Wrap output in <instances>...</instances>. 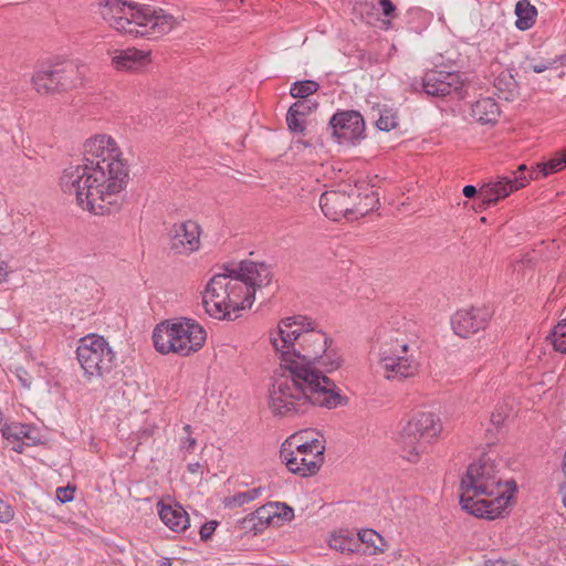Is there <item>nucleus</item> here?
Returning <instances> with one entry per match:
<instances>
[{
  "label": "nucleus",
  "instance_id": "f257e3e1",
  "mask_svg": "<svg viewBox=\"0 0 566 566\" xmlns=\"http://www.w3.org/2000/svg\"><path fill=\"white\" fill-rule=\"evenodd\" d=\"M122 151L108 135H96L83 145L82 164L66 167L60 177L64 193L83 209L103 216L118 209L128 178Z\"/></svg>",
  "mask_w": 566,
  "mask_h": 566
},
{
  "label": "nucleus",
  "instance_id": "f03ea898",
  "mask_svg": "<svg viewBox=\"0 0 566 566\" xmlns=\"http://www.w3.org/2000/svg\"><path fill=\"white\" fill-rule=\"evenodd\" d=\"M342 358L332 339L326 335L324 348L306 357L291 376L285 375V416L304 413L311 405L328 409L344 406L346 397L337 390L335 382L324 373L338 369Z\"/></svg>",
  "mask_w": 566,
  "mask_h": 566
},
{
  "label": "nucleus",
  "instance_id": "7ed1b4c3",
  "mask_svg": "<svg viewBox=\"0 0 566 566\" xmlns=\"http://www.w3.org/2000/svg\"><path fill=\"white\" fill-rule=\"evenodd\" d=\"M201 292L206 313L217 319H232L231 313L251 307L256 287L271 282L272 273L264 263L244 260L224 264Z\"/></svg>",
  "mask_w": 566,
  "mask_h": 566
},
{
  "label": "nucleus",
  "instance_id": "20e7f679",
  "mask_svg": "<svg viewBox=\"0 0 566 566\" xmlns=\"http://www.w3.org/2000/svg\"><path fill=\"white\" fill-rule=\"evenodd\" d=\"M515 490L513 481L502 485L494 463L481 458L469 465L461 480L460 504L476 517L494 520L505 511Z\"/></svg>",
  "mask_w": 566,
  "mask_h": 566
},
{
  "label": "nucleus",
  "instance_id": "39448f33",
  "mask_svg": "<svg viewBox=\"0 0 566 566\" xmlns=\"http://www.w3.org/2000/svg\"><path fill=\"white\" fill-rule=\"evenodd\" d=\"M99 14L116 31L134 36L167 34L182 20L164 9L127 0L101 1Z\"/></svg>",
  "mask_w": 566,
  "mask_h": 566
},
{
  "label": "nucleus",
  "instance_id": "423d86ee",
  "mask_svg": "<svg viewBox=\"0 0 566 566\" xmlns=\"http://www.w3.org/2000/svg\"><path fill=\"white\" fill-rule=\"evenodd\" d=\"M419 349L415 335L400 329L384 334L379 347V366L384 377L391 381L415 377L421 365Z\"/></svg>",
  "mask_w": 566,
  "mask_h": 566
},
{
  "label": "nucleus",
  "instance_id": "0eeeda50",
  "mask_svg": "<svg viewBox=\"0 0 566 566\" xmlns=\"http://www.w3.org/2000/svg\"><path fill=\"white\" fill-rule=\"evenodd\" d=\"M310 316H285V375L291 376L306 357L324 348L326 334L317 329Z\"/></svg>",
  "mask_w": 566,
  "mask_h": 566
},
{
  "label": "nucleus",
  "instance_id": "6e6552de",
  "mask_svg": "<svg viewBox=\"0 0 566 566\" xmlns=\"http://www.w3.org/2000/svg\"><path fill=\"white\" fill-rule=\"evenodd\" d=\"M206 331L193 319L158 324L153 333L155 348L161 354L176 353L188 356L199 350L206 342Z\"/></svg>",
  "mask_w": 566,
  "mask_h": 566
},
{
  "label": "nucleus",
  "instance_id": "1a4fd4ad",
  "mask_svg": "<svg viewBox=\"0 0 566 566\" xmlns=\"http://www.w3.org/2000/svg\"><path fill=\"white\" fill-rule=\"evenodd\" d=\"M442 422L432 412H419L401 429L398 444L402 457L409 462H417L428 447L440 436Z\"/></svg>",
  "mask_w": 566,
  "mask_h": 566
},
{
  "label": "nucleus",
  "instance_id": "9d476101",
  "mask_svg": "<svg viewBox=\"0 0 566 566\" xmlns=\"http://www.w3.org/2000/svg\"><path fill=\"white\" fill-rule=\"evenodd\" d=\"M76 354L88 380L105 377L116 366L115 353L106 339L99 335L92 334L83 337Z\"/></svg>",
  "mask_w": 566,
  "mask_h": 566
},
{
  "label": "nucleus",
  "instance_id": "9b49d317",
  "mask_svg": "<svg viewBox=\"0 0 566 566\" xmlns=\"http://www.w3.org/2000/svg\"><path fill=\"white\" fill-rule=\"evenodd\" d=\"M526 165L522 164L511 176L499 178L496 181L484 184L480 188V197L484 206H492L510 196L513 191L524 188L531 180L524 171Z\"/></svg>",
  "mask_w": 566,
  "mask_h": 566
},
{
  "label": "nucleus",
  "instance_id": "f8f14e48",
  "mask_svg": "<svg viewBox=\"0 0 566 566\" xmlns=\"http://www.w3.org/2000/svg\"><path fill=\"white\" fill-rule=\"evenodd\" d=\"M329 126L333 136L347 143L355 144L365 137V120L357 111L336 112L329 120Z\"/></svg>",
  "mask_w": 566,
  "mask_h": 566
},
{
  "label": "nucleus",
  "instance_id": "ddd939ff",
  "mask_svg": "<svg viewBox=\"0 0 566 566\" xmlns=\"http://www.w3.org/2000/svg\"><path fill=\"white\" fill-rule=\"evenodd\" d=\"M201 228L193 220L175 223L170 230V249L188 255L200 248Z\"/></svg>",
  "mask_w": 566,
  "mask_h": 566
},
{
  "label": "nucleus",
  "instance_id": "4468645a",
  "mask_svg": "<svg viewBox=\"0 0 566 566\" xmlns=\"http://www.w3.org/2000/svg\"><path fill=\"white\" fill-rule=\"evenodd\" d=\"M491 314L482 307H471L458 311L451 318L453 332L463 338L474 335L486 327Z\"/></svg>",
  "mask_w": 566,
  "mask_h": 566
},
{
  "label": "nucleus",
  "instance_id": "2eb2a0df",
  "mask_svg": "<svg viewBox=\"0 0 566 566\" xmlns=\"http://www.w3.org/2000/svg\"><path fill=\"white\" fill-rule=\"evenodd\" d=\"M422 86L428 95L447 96L460 91L463 86V81L457 73L432 70L423 75Z\"/></svg>",
  "mask_w": 566,
  "mask_h": 566
},
{
  "label": "nucleus",
  "instance_id": "dca6fc26",
  "mask_svg": "<svg viewBox=\"0 0 566 566\" xmlns=\"http://www.w3.org/2000/svg\"><path fill=\"white\" fill-rule=\"evenodd\" d=\"M355 197H359V193L325 192L319 198V206L327 218L337 221L343 217L350 218L354 216Z\"/></svg>",
  "mask_w": 566,
  "mask_h": 566
},
{
  "label": "nucleus",
  "instance_id": "f3484780",
  "mask_svg": "<svg viewBox=\"0 0 566 566\" xmlns=\"http://www.w3.org/2000/svg\"><path fill=\"white\" fill-rule=\"evenodd\" d=\"M282 322L283 321L277 324V336L273 334L270 336V342L280 357L279 369L274 371L272 382L269 388V408L274 415L281 413V403L283 402V381L281 380V377H283V373L281 371L283 368V345H280V340L283 342Z\"/></svg>",
  "mask_w": 566,
  "mask_h": 566
},
{
  "label": "nucleus",
  "instance_id": "a211bd4d",
  "mask_svg": "<svg viewBox=\"0 0 566 566\" xmlns=\"http://www.w3.org/2000/svg\"><path fill=\"white\" fill-rule=\"evenodd\" d=\"M149 52L134 48L116 51L113 56V65L118 71H134L149 62Z\"/></svg>",
  "mask_w": 566,
  "mask_h": 566
},
{
  "label": "nucleus",
  "instance_id": "6ab92c4d",
  "mask_svg": "<svg viewBox=\"0 0 566 566\" xmlns=\"http://www.w3.org/2000/svg\"><path fill=\"white\" fill-rule=\"evenodd\" d=\"M51 70L56 77L59 92L74 88L82 84L83 75L80 67L72 62L56 64Z\"/></svg>",
  "mask_w": 566,
  "mask_h": 566
},
{
  "label": "nucleus",
  "instance_id": "aec40b11",
  "mask_svg": "<svg viewBox=\"0 0 566 566\" xmlns=\"http://www.w3.org/2000/svg\"><path fill=\"white\" fill-rule=\"evenodd\" d=\"M280 503H268L259 507L255 512L247 516L242 523L243 527L259 531L261 527L271 524L274 518L281 520L282 515L277 511Z\"/></svg>",
  "mask_w": 566,
  "mask_h": 566
},
{
  "label": "nucleus",
  "instance_id": "412c9836",
  "mask_svg": "<svg viewBox=\"0 0 566 566\" xmlns=\"http://www.w3.org/2000/svg\"><path fill=\"white\" fill-rule=\"evenodd\" d=\"M472 118L481 124L495 123L500 116V107L491 97L478 99L471 106Z\"/></svg>",
  "mask_w": 566,
  "mask_h": 566
},
{
  "label": "nucleus",
  "instance_id": "4be33fe9",
  "mask_svg": "<svg viewBox=\"0 0 566 566\" xmlns=\"http://www.w3.org/2000/svg\"><path fill=\"white\" fill-rule=\"evenodd\" d=\"M159 516L174 532H182L189 526V516L180 505H163L159 509Z\"/></svg>",
  "mask_w": 566,
  "mask_h": 566
},
{
  "label": "nucleus",
  "instance_id": "5701e85b",
  "mask_svg": "<svg viewBox=\"0 0 566 566\" xmlns=\"http://www.w3.org/2000/svg\"><path fill=\"white\" fill-rule=\"evenodd\" d=\"M290 457L285 454V468L301 476H308L315 474L323 460L306 458L301 455H294V452L289 453Z\"/></svg>",
  "mask_w": 566,
  "mask_h": 566
},
{
  "label": "nucleus",
  "instance_id": "b1692460",
  "mask_svg": "<svg viewBox=\"0 0 566 566\" xmlns=\"http://www.w3.org/2000/svg\"><path fill=\"white\" fill-rule=\"evenodd\" d=\"M327 542L332 549L342 554L355 553L360 549V542L356 535L344 530L333 532Z\"/></svg>",
  "mask_w": 566,
  "mask_h": 566
},
{
  "label": "nucleus",
  "instance_id": "393cba45",
  "mask_svg": "<svg viewBox=\"0 0 566 566\" xmlns=\"http://www.w3.org/2000/svg\"><path fill=\"white\" fill-rule=\"evenodd\" d=\"M499 96L505 101H513L518 95V83L511 70L501 72L494 81Z\"/></svg>",
  "mask_w": 566,
  "mask_h": 566
},
{
  "label": "nucleus",
  "instance_id": "a878e982",
  "mask_svg": "<svg viewBox=\"0 0 566 566\" xmlns=\"http://www.w3.org/2000/svg\"><path fill=\"white\" fill-rule=\"evenodd\" d=\"M31 83L34 90L40 94L60 93L56 77L52 73L51 67L36 71L31 78Z\"/></svg>",
  "mask_w": 566,
  "mask_h": 566
},
{
  "label": "nucleus",
  "instance_id": "bb28decb",
  "mask_svg": "<svg viewBox=\"0 0 566 566\" xmlns=\"http://www.w3.org/2000/svg\"><path fill=\"white\" fill-rule=\"evenodd\" d=\"M515 14L517 17L515 22L516 28L525 31L535 23L537 10L528 0H520L515 6Z\"/></svg>",
  "mask_w": 566,
  "mask_h": 566
},
{
  "label": "nucleus",
  "instance_id": "cd10ccee",
  "mask_svg": "<svg viewBox=\"0 0 566 566\" xmlns=\"http://www.w3.org/2000/svg\"><path fill=\"white\" fill-rule=\"evenodd\" d=\"M564 168H566V149L560 156H556L546 163L538 164L537 168L530 172V178L538 179L539 176L546 177Z\"/></svg>",
  "mask_w": 566,
  "mask_h": 566
},
{
  "label": "nucleus",
  "instance_id": "c85d7f7f",
  "mask_svg": "<svg viewBox=\"0 0 566 566\" xmlns=\"http://www.w3.org/2000/svg\"><path fill=\"white\" fill-rule=\"evenodd\" d=\"M319 88L317 82L312 80L294 82L290 88V94L294 98L305 99L310 95L316 93Z\"/></svg>",
  "mask_w": 566,
  "mask_h": 566
},
{
  "label": "nucleus",
  "instance_id": "c756f323",
  "mask_svg": "<svg viewBox=\"0 0 566 566\" xmlns=\"http://www.w3.org/2000/svg\"><path fill=\"white\" fill-rule=\"evenodd\" d=\"M548 337L555 350L566 354V316L560 318Z\"/></svg>",
  "mask_w": 566,
  "mask_h": 566
},
{
  "label": "nucleus",
  "instance_id": "7c9ffc66",
  "mask_svg": "<svg viewBox=\"0 0 566 566\" xmlns=\"http://www.w3.org/2000/svg\"><path fill=\"white\" fill-rule=\"evenodd\" d=\"M324 450V444L318 439L312 437L307 443H305V448L296 450L297 453L295 455L323 460Z\"/></svg>",
  "mask_w": 566,
  "mask_h": 566
},
{
  "label": "nucleus",
  "instance_id": "2f4dec72",
  "mask_svg": "<svg viewBox=\"0 0 566 566\" xmlns=\"http://www.w3.org/2000/svg\"><path fill=\"white\" fill-rule=\"evenodd\" d=\"M378 205V197L375 191H370L364 196L359 203L354 202V216H366L369 211H373Z\"/></svg>",
  "mask_w": 566,
  "mask_h": 566
},
{
  "label": "nucleus",
  "instance_id": "473e14b6",
  "mask_svg": "<svg viewBox=\"0 0 566 566\" xmlns=\"http://www.w3.org/2000/svg\"><path fill=\"white\" fill-rule=\"evenodd\" d=\"M261 493V488H254L244 492H239L233 496L227 497L224 503L227 506H241L255 500Z\"/></svg>",
  "mask_w": 566,
  "mask_h": 566
},
{
  "label": "nucleus",
  "instance_id": "72a5a7b5",
  "mask_svg": "<svg viewBox=\"0 0 566 566\" xmlns=\"http://www.w3.org/2000/svg\"><path fill=\"white\" fill-rule=\"evenodd\" d=\"M285 123L287 124L289 130L291 133L305 135L307 119L303 116H297L290 107L285 114Z\"/></svg>",
  "mask_w": 566,
  "mask_h": 566
},
{
  "label": "nucleus",
  "instance_id": "f704fd0d",
  "mask_svg": "<svg viewBox=\"0 0 566 566\" xmlns=\"http://www.w3.org/2000/svg\"><path fill=\"white\" fill-rule=\"evenodd\" d=\"M312 438V432L308 430L300 431L291 434L285 439V452H294L293 449L298 450L305 448V443Z\"/></svg>",
  "mask_w": 566,
  "mask_h": 566
},
{
  "label": "nucleus",
  "instance_id": "c9c22d12",
  "mask_svg": "<svg viewBox=\"0 0 566 566\" xmlns=\"http://www.w3.org/2000/svg\"><path fill=\"white\" fill-rule=\"evenodd\" d=\"M398 125V117L391 111H385L380 114L379 118L376 122V126L378 129L384 132H389L396 128Z\"/></svg>",
  "mask_w": 566,
  "mask_h": 566
},
{
  "label": "nucleus",
  "instance_id": "e433bc0d",
  "mask_svg": "<svg viewBox=\"0 0 566 566\" xmlns=\"http://www.w3.org/2000/svg\"><path fill=\"white\" fill-rule=\"evenodd\" d=\"M356 538L359 539L360 546L365 543L373 546L375 549H379L377 542H381V536L373 531V530H364L356 535Z\"/></svg>",
  "mask_w": 566,
  "mask_h": 566
},
{
  "label": "nucleus",
  "instance_id": "4c0bfd02",
  "mask_svg": "<svg viewBox=\"0 0 566 566\" xmlns=\"http://www.w3.org/2000/svg\"><path fill=\"white\" fill-rule=\"evenodd\" d=\"M316 104L303 99L293 103L290 108H292L293 113H295L297 116H303L307 119V116L316 108Z\"/></svg>",
  "mask_w": 566,
  "mask_h": 566
},
{
  "label": "nucleus",
  "instance_id": "58836bf2",
  "mask_svg": "<svg viewBox=\"0 0 566 566\" xmlns=\"http://www.w3.org/2000/svg\"><path fill=\"white\" fill-rule=\"evenodd\" d=\"M507 408L505 406H499L491 415L490 421L495 429H499L507 418Z\"/></svg>",
  "mask_w": 566,
  "mask_h": 566
},
{
  "label": "nucleus",
  "instance_id": "ea45409f",
  "mask_svg": "<svg viewBox=\"0 0 566 566\" xmlns=\"http://www.w3.org/2000/svg\"><path fill=\"white\" fill-rule=\"evenodd\" d=\"M14 375L24 388L29 389L31 387L32 377L24 367L15 366Z\"/></svg>",
  "mask_w": 566,
  "mask_h": 566
},
{
  "label": "nucleus",
  "instance_id": "a19ab883",
  "mask_svg": "<svg viewBox=\"0 0 566 566\" xmlns=\"http://www.w3.org/2000/svg\"><path fill=\"white\" fill-rule=\"evenodd\" d=\"M556 64V60H545L541 61L538 63H531L528 65V69L532 70L534 73H543L546 70L552 69Z\"/></svg>",
  "mask_w": 566,
  "mask_h": 566
},
{
  "label": "nucleus",
  "instance_id": "79ce46f5",
  "mask_svg": "<svg viewBox=\"0 0 566 566\" xmlns=\"http://www.w3.org/2000/svg\"><path fill=\"white\" fill-rule=\"evenodd\" d=\"M12 507L0 499V522L8 523L13 518Z\"/></svg>",
  "mask_w": 566,
  "mask_h": 566
},
{
  "label": "nucleus",
  "instance_id": "37998d69",
  "mask_svg": "<svg viewBox=\"0 0 566 566\" xmlns=\"http://www.w3.org/2000/svg\"><path fill=\"white\" fill-rule=\"evenodd\" d=\"M216 527H217L216 521H210V522L203 524L199 532L201 539L208 541L212 536L213 532L216 531Z\"/></svg>",
  "mask_w": 566,
  "mask_h": 566
},
{
  "label": "nucleus",
  "instance_id": "c03bdc74",
  "mask_svg": "<svg viewBox=\"0 0 566 566\" xmlns=\"http://www.w3.org/2000/svg\"><path fill=\"white\" fill-rule=\"evenodd\" d=\"M184 431H185L188 436H187V437L185 438V440H182V442H181V443H182V448H184V449H186L187 451H192V450H193V448H195V447H196V444H197V441H196V439H195V438H192V437L190 436V433H191V426H190V424H186V426L184 427Z\"/></svg>",
  "mask_w": 566,
  "mask_h": 566
},
{
  "label": "nucleus",
  "instance_id": "a18cd8bd",
  "mask_svg": "<svg viewBox=\"0 0 566 566\" xmlns=\"http://www.w3.org/2000/svg\"><path fill=\"white\" fill-rule=\"evenodd\" d=\"M74 488H59L56 490V493H57V499L62 502V503H66V502H71L74 497Z\"/></svg>",
  "mask_w": 566,
  "mask_h": 566
},
{
  "label": "nucleus",
  "instance_id": "49530a36",
  "mask_svg": "<svg viewBox=\"0 0 566 566\" xmlns=\"http://www.w3.org/2000/svg\"><path fill=\"white\" fill-rule=\"evenodd\" d=\"M378 3L385 17H394L396 7L390 0H378Z\"/></svg>",
  "mask_w": 566,
  "mask_h": 566
},
{
  "label": "nucleus",
  "instance_id": "de8ad7c7",
  "mask_svg": "<svg viewBox=\"0 0 566 566\" xmlns=\"http://www.w3.org/2000/svg\"><path fill=\"white\" fill-rule=\"evenodd\" d=\"M463 195L464 197L467 198H473L475 197L476 195H479V199L481 200V206L483 208H486L488 206H484L483 202H482V199L480 197V190L478 191V189L472 186V185H467L464 188H463Z\"/></svg>",
  "mask_w": 566,
  "mask_h": 566
},
{
  "label": "nucleus",
  "instance_id": "09e8293b",
  "mask_svg": "<svg viewBox=\"0 0 566 566\" xmlns=\"http://www.w3.org/2000/svg\"><path fill=\"white\" fill-rule=\"evenodd\" d=\"M484 566H517V565L513 562L496 559V560H488Z\"/></svg>",
  "mask_w": 566,
  "mask_h": 566
},
{
  "label": "nucleus",
  "instance_id": "8fccbe9b",
  "mask_svg": "<svg viewBox=\"0 0 566 566\" xmlns=\"http://www.w3.org/2000/svg\"><path fill=\"white\" fill-rule=\"evenodd\" d=\"M8 276V266L7 264L0 260V283L6 280Z\"/></svg>",
  "mask_w": 566,
  "mask_h": 566
},
{
  "label": "nucleus",
  "instance_id": "3c124183",
  "mask_svg": "<svg viewBox=\"0 0 566 566\" xmlns=\"http://www.w3.org/2000/svg\"><path fill=\"white\" fill-rule=\"evenodd\" d=\"M558 494L562 497V503H563L564 507H566V483H562L558 486Z\"/></svg>",
  "mask_w": 566,
  "mask_h": 566
},
{
  "label": "nucleus",
  "instance_id": "603ef678",
  "mask_svg": "<svg viewBox=\"0 0 566 566\" xmlns=\"http://www.w3.org/2000/svg\"><path fill=\"white\" fill-rule=\"evenodd\" d=\"M294 518V510L285 504V521H292Z\"/></svg>",
  "mask_w": 566,
  "mask_h": 566
},
{
  "label": "nucleus",
  "instance_id": "864d4df0",
  "mask_svg": "<svg viewBox=\"0 0 566 566\" xmlns=\"http://www.w3.org/2000/svg\"><path fill=\"white\" fill-rule=\"evenodd\" d=\"M200 468H201V465H200V463H199V462H195V463H189V464H188V471H189L190 473H197V472H199Z\"/></svg>",
  "mask_w": 566,
  "mask_h": 566
},
{
  "label": "nucleus",
  "instance_id": "5fc2aeb1",
  "mask_svg": "<svg viewBox=\"0 0 566 566\" xmlns=\"http://www.w3.org/2000/svg\"><path fill=\"white\" fill-rule=\"evenodd\" d=\"M159 566H171L172 562L168 557H163L160 560H158Z\"/></svg>",
  "mask_w": 566,
  "mask_h": 566
},
{
  "label": "nucleus",
  "instance_id": "6e6d98bb",
  "mask_svg": "<svg viewBox=\"0 0 566 566\" xmlns=\"http://www.w3.org/2000/svg\"><path fill=\"white\" fill-rule=\"evenodd\" d=\"M554 60H556V63H559L560 65H566V53L556 56Z\"/></svg>",
  "mask_w": 566,
  "mask_h": 566
},
{
  "label": "nucleus",
  "instance_id": "4d7b16f0",
  "mask_svg": "<svg viewBox=\"0 0 566 566\" xmlns=\"http://www.w3.org/2000/svg\"><path fill=\"white\" fill-rule=\"evenodd\" d=\"M562 470H563L564 476L566 479V449H565L564 459H563V463H562Z\"/></svg>",
  "mask_w": 566,
  "mask_h": 566
},
{
  "label": "nucleus",
  "instance_id": "13d9d810",
  "mask_svg": "<svg viewBox=\"0 0 566 566\" xmlns=\"http://www.w3.org/2000/svg\"><path fill=\"white\" fill-rule=\"evenodd\" d=\"M12 449H13L15 452H19V453H21V452H22V447H21L20 444H19V446H17V447H13Z\"/></svg>",
  "mask_w": 566,
  "mask_h": 566
},
{
  "label": "nucleus",
  "instance_id": "bf43d9fd",
  "mask_svg": "<svg viewBox=\"0 0 566 566\" xmlns=\"http://www.w3.org/2000/svg\"><path fill=\"white\" fill-rule=\"evenodd\" d=\"M279 453H280V457L283 455V444L280 447Z\"/></svg>",
  "mask_w": 566,
  "mask_h": 566
}]
</instances>
